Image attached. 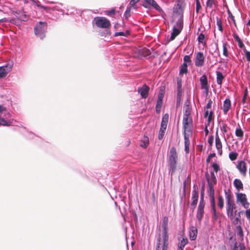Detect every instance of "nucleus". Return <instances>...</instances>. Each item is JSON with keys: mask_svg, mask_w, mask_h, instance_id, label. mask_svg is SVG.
<instances>
[{"mask_svg": "<svg viewBox=\"0 0 250 250\" xmlns=\"http://www.w3.org/2000/svg\"><path fill=\"white\" fill-rule=\"evenodd\" d=\"M205 57L203 53L199 52L196 54L195 59V65L197 67H201L204 64Z\"/></svg>", "mask_w": 250, "mask_h": 250, "instance_id": "4468645a", "label": "nucleus"}, {"mask_svg": "<svg viewBox=\"0 0 250 250\" xmlns=\"http://www.w3.org/2000/svg\"><path fill=\"white\" fill-rule=\"evenodd\" d=\"M115 14V9H112L110 11L108 12V15H114Z\"/></svg>", "mask_w": 250, "mask_h": 250, "instance_id": "774afa93", "label": "nucleus"}, {"mask_svg": "<svg viewBox=\"0 0 250 250\" xmlns=\"http://www.w3.org/2000/svg\"><path fill=\"white\" fill-rule=\"evenodd\" d=\"M238 154L235 152H231L229 153V157L231 161H234L237 159Z\"/></svg>", "mask_w": 250, "mask_h": 250, "instance_id": "58836bf2", "label": "nucleus"}, {"mask_svg": "<svg viewBox=\"0 0 250 250\" xmlns=\"http://www.w3.org/2000/svg\"><path fill=\"white\" fill-rule=\"evenodd\" d=\"M246 217L247 219L250 220V208L245 211Z\"/></svg>", "mask_w": 250, "mask_h": 250, "instance_id": "052dcab7", "label": "nucleus"}, {"mask_svg": "<svg viewBox=\"0 0 250 250\" xmlns=\"http://www.w3.org/2000/svg\"><path fill=\"white\" fill-rule=\"evenodd\" d=\"M209 179L213 185H216L217 184V179L214 172L211 171L210 172V178H209Z\"/></svg>", "mask_w": 250, "mask_h": 250, "instance_id": "79ce46f5", "label": "nucleus"}, {"mask_svg": "<svg viewBox=\"0 0 250 250\" xmlns=\"http://www.w3.org/2000/svg\"><path fill=\"white\" fill-rule=\"evenodd\" d=\"M184 63H187V62H191V61L190 56L189 55H186L184 57Z\"/></svg>", "mask_w": 250, "mask_h": 250, "instance_id": "13d9d810", "label": "nucleus"}, {"mask_svg": "<svg viewBox=\"0 0 250 250\" xmlns=\"http://www.w3.org/2000/svg\"><path fill=\"white\" fill-rule=\"evenodd\" d=\"M188 72V65L186 63H184L182 66L180 70V74H183L184 73H187Z\"/></svg>", "mask_w": 250, "mask_h": 250, "instance_id": "4c0bfd02", "label": "nucleus"}, {"mask_svg": "<svg viewBox=\"0 0 250 250\" xmlns=\"http://www.w3.org/2000/svg\"><path fill=\"white\" fill-rule=\"evenodd\" d=\"M183 28V22L181 21H177L176 25L173 27L172 32L170 36V41L174 40L175 38L180 34Z\"/></svg>", "mask_w": 250, "mask_h": 250, "instance_id": "6e6552de", "label": "nucleus"}, {"mask_svg": "<svg viewBox=\"0 0 250 250\" xmlns=\"http://www.w3.org/2000/svg\"><path fill=\"white\" fill-rule=\"evenodd\" d=\"M204 191H205V184H203L202 186L201 197H200V201L199 203H205L204 202Z\"/></svg>", "mask_w": 250, "mask_h": 250, "instance_id": "c03bdc74", "label": "nucleus"}, {"mask_svg": "<svg viewBox=\"0 0 250 250\" xmlns=\"http://www.w3.org/2000/svg\"><path fill=\"white\" fill-rule=\"evenodd\" d=\"M144 3L142 5L146 8L152 7L160 12H163L162 9L154 0H144Z\"/></svg>", "mask_w": 250, "mask_h": 250, "instance_id": "9d476101", "label": "nucleus"}, {"mask_svg": "<svg viewBox=\"0 0 250 250\" xmlns=\"http://www.w3.org/2000/svg\"><path fill=\"white\" fill-rule=\"evenodd\" d=\"M216 76L217 83L218 84L221 85L222 84V81L224 79V76L223 75L222 72L220 71L216 72Z\"/></svg>", "mask_w": 250, "mask_h": 250, "instance_id": "7c9ffc66", "label": "nucleus"}, {"mask_svg": "<svg viewBox=\"0 0 250 250\" xmlns=\"http://www.w3.org/2000/svg\"><path fill=\"white\" fill-rule=\"evenodd\" d=\"M168 219L167 216H165L163 218V222L161 225V227L162 228V230L160 233L168 234Z\"/></svg>", "mask_w": 250, "mask_h": 250, "instance_id": "4be33fe9", "label": "nucleus"}, {"mask_svg": "<svg viewBox=\"0 0 250 250\" xmlns=\"http://www.w3.org/2000/svg\"><path fill=\"white\" fill-rule=\"evenodd\" d=\"M188 243V240L186 237H183L182 240H181L178 244V250H183L186 245Z\"/></svg>", "mask_w": 250, "mask_h": 250, "instance_id": "cd10ccee", "label": "nucleus"}, {"mask_svg": "<svg viewBox=\"0 0 250 250\" xmlns=\"http://www.w3.org/2000/svg\"><path fill=\"white\" fill-rule=\"evenodd\" d=\"M205 39V35L203 33H200L198 37V41L199 42L203 43V41Z\"/></svg>", "mask_w": 250, "mask_h": 250, "instance_id": "4d7b16f0", "label": "nucleus"}, {"mask_svg": "<svg viewBox=\"0 0 250 250\" xmlns=\"http://www.w3.org/2000/svg\"><path fill=\"white\" fill-rule=\"evenodd\" d=\"M18 14V19L22 21H27L29 18V16L26 15L24 12H19Z\"/></svg>", "mask_w": 250, "mask_h": 250, "instance_id": "c85d7f7f", "label": "nucleus"}, {"mask_svg": "<svg viewBox=\"0 0 250 250\" xmlns=\"http://www.w3.org/2000/svg\"><path fill=\"white\" fill-rule=\"evenodd\" d=\"M228 13L229 15V18L233 21V22L235 26L236 27V23L235 22V20L234 19V17L233 16V15L229 10H228Z\"/></svg>", "mask_w": 250, "mask_h": 250, "instance_id": "8fccbe9b", "label": "nucleus"}, {"mask_svg": "<svg viewBox=\"0 0 250 250\" xmlns=\"http://www.w3.org/2000/svg\"><path fill=\"white\" fill-rule=\"evenodd\" d=\"M0 125L4 126H9L11 125V123L10 122H8L3 118L0 117Z\"/></svg>", "mask_w": 250, "mask_h": 250, "instance_id": "a18cd8bd", "label": "nucleus"}, {"mask_svg": "<svg viewBox=\"0 0 250 250\" xmlns=\"http://www.w3.org/2000/svg\"><path fill=\"white\" fill-rule=\"evenodd\" d=\"M200 81L201 85V88L206 90V92H208V85L207 76L206 75H203L200 78Z\"/></svg>", "mask_w": 250, "mask_h": 250, "instance_id": "412c9836", "label": "nucleus"}, {"mask_svg": "<svg viewBox=\"0 0 250 250\" xmlns=\"http://www.w3.org/2000/svg\"><path fill=\"white\" fill-rule=\"evenodd\" d=\"M208 112V110H207V111L205 112V117L206 118L208 117V122L210 123V122L213 119V112L211 111H210L209 115Z\"/></svg>", "mask_w": 250, "mask_h": 250, "instance_id": "e433bc0d", "label": "nucleus"}, {"mask_svg": "<svg viewBox=\"0 0 250 250\" xmlns=\"http://www.w3.org/2000/svg\"><path fill=\"white\" fill-rule=\"evenodd\" d=\"M212 167L213 168L214 171L216 173L218 172V171H219L220 170V167L219 165L216 163H214L212 164Z\"/></svg>", "mask_w": 250, "mask_h": 250, "instance_id": "6e6d98bb", "label": "nucleus"}, {"mask_svg": "<svg viewBox=\"0 0 250 250\" xmlns=\"http://www.w3.org/2000/svg\"><path fill=\"white\" fill-rule=\"evenodd\" d=\"M239 225L237 226L236 229L237 230V235L239 236L242 239H243L244 233L242 227L241 226V224H238Z\"/></svg>", "mask_w": 250, "mask_h": 250, "instance_id": "f704fd0d", "label": "nucleus"}, {"mask_svg": "<svg viewBox=\"0 0 250 250\" xmlns=\"http://www.w3.org/2000/svg\"><path fill=\"white\" fill-rule=\"evenodd\" d=\"M205 176L207 179V181L208 184V196L210 199V203L211 209L213 211V216L212 218L215 220H216L218 218V216L217 215V212L215 208V197H214V189L213 188V185L210 182L209 179V175L208 172L205 173Z\"/></svg>", "mask_w": 250, "mask_h": 250, "instance_id": "f03ea898", "label": "nucleus"}, {"mask_svg": "<svg viewBox=\"0 0 250 250\" xmlns=\"http://www.w3.org/2000/svg\"><path fill=\"white\" fill-rule=\"evenodd\" d=\"M236 202L240 203L242 206L245 208H248L250 206V203L248 201L247 196L245 194L243 193H237L236 194Z\"/></svg>", "mask_w": 250, "mask_h": 250, "instance_id": "1a4fd4ad", "label": "nucleus"}, {"mask_svg": "<svg viewBox=\"0 0 250 250\" xmlns=\"http://www.w3.org/2000/svg\"><path fill=\"white\" fill-rule=\"evenodd\" d=\"M168 160H178V155L175 147H172L170 150Z\"/></svg>", "mask_w": 250, "mask_h": 250, "instance_id": "393cba45", "label": "nucleus"}, {"mask_svg": "<svg viewBox=\"0 0 250 250\" xmlns=\"http://www.w3.org/2000/svg\"><path fill=\"white\" fill-rule=\"evenodd\" d=\"M94 21L96 26L100 28H108L111 26L110 21L104 17H97Z\"/></svg>", "mask_w": 250, "mask_h": 250, "instance_id": "423d86ee", "label": "nucleus"}, {"mask_svg": "<svg viewBox=\"0 0 250 250\" xmlns=\"http://www.w3.org/2000/svg\"><path fill=\"white\" fill-rule=\"evenodd\" d=\"M139 52L142 56L145 57H147L151 54L150 50L146 48H143L140 49Z\"/></svg>", "mask_w": 250, "mask_h": 250, "instance_id": "c756f323", "label": "nucleus"}, {"mask_svg": "<svg viewBox=\"0 0 250 250\" xmlns=\"http://www.w3.org/2000/svg\"><path fill=\"white\" fill-rule=\"evenodd\" d=\"M246 56L247 61L250 62V51H248L246 49L243 50Z\"/></svg>", "mask_w": 250, "mask_h": 250, "instance_id": "09e8293b", "label": "nucleus"}, {"mask_svg": "<svg viewBox=\"0 0 250 250\" xmlns=\"http://www.w3.org/2000/svg\"><path fill=\"white\" fill-rule=\"evenodd\" d=\"M47 23L46 22L39 21L34 27V31L35 34L41 39L45 37V33L47 31Z\"/></svg>", "mask_w": 250, "mask_h": 250, "instance_id": "39448f33", "label": "nucleus"}, {"mask_svg": "<svg viewBox=\"0 0 250 250\" xmlns=\"http://www.w3.org/2000/svg\"><path fill=\"white\" fill-rule=\"evenodd\" d=\"M177 103L180 102L182 97V80L179 78H177Z\"/></svg>", "mask_w": 250, "mask_h": 250, "instance_id": "aec40b11", "label": "nucleus"}, {"mask_svg": "<svg viewBox=\"0 0 250 250\" xmlns=\"http://www.w3.org/2000/svg\"><path fill=\"white\" fill-rule=\"evenodd\" d=\"M197 235V229L196 228L192 227L189 231V236L191 240H195L196 239Z\"/></svg>", "mask_w": 250, "mask_h": 250, "instance_id": "b1692460", "label": "nucleus"}, {"mask_svg": "<svg viewBox=\"0 0 250 250\" xmlns=\"http://www.w3.org/2000/svg\"><path fill=\"white\" fill-rule=\"evenodd\" d=\"M163 104V101L161 99H157V104L156 105V112H159Z\"/></svg>", "mask_w": 250, "mask_h": 250, "instance_id": "ea45409f", "label": "nucleus"}, {"mask_svg": "<svg viewBox=\"0 0 250 250\" xmlns=\"http://www.w3.org/2000/svg\"><path fill=\"white\" fill-rule=\"evenodd\" d=\"M149 87L146 84H144L141 87H139L138 92L140 93L143 98L146 99L148 95Z\"/></svg>", "mask_w": 250, "mask_h": 250, "instance_id": "6ab92c4d", "label": "nucleus"}, {"mask_svg": "<svg viewBox=\"0 0 250 250\" xmlns=\"http://www.w3.org/2000/svg\"><path fill=\"white\" fill-rule=\"evenodd\" d=\"M215 156H216V154L215 153L210 154L207 159V160H206L207 163H209L210 159L213 157H215Z\"/></svg>", "mask_w": 250, "mask_h": 250, "instance_id": "bf43d9fd", "label": "nucleus"}, {"mask_svg": "<svg viewBox=\"0 0 250 250\" xmlns=\"http://www.w3.org/2000/svg\"><path fill=\"white\" fill-rule=\"evenodd\" d=\"M214 4V1L213 0H207L206 2V5L207 7H209V8H211L212 7L213 4Z\"/></svg>", "mask_w": 250, "mask_h": 250, "instance_id": "603ef678", "label": "nucleus"}, {"mask_svg": "<svg viewBox=\"0 0 250 250\" xmlns=\"http://www.w3.org/2000/svg\"><path fill=\"white\" fill-rule=\"evenodd\" d=\"M236 168L243 176L245 177L246 176L247 167L245 161L243 160L238 161L236 165Z\"/></svg>", "mask_w": 250, "mask_h": 250, "instance_id": "f8f14e48", "label": "nucleus"}, {"mask_svg": "<svg viewBox=\"0 0 250 250\" xmlns=\"http://www.w3.org/2000/svg\"><path fill=\"white\" fill-rule=\"evenodd\" d=\"M13 63H8L5 66L0 67V78H3L6 76L8 72H9L12 67Z\"/></svg>", "mask_w": 250, "mask_h": 250, "instance_id": "ddd939ff", "label": "nucleus"}, {"mask_svg": "<svg viewBox=\"0 0 250 250\" xmlns=\"http://www.w3.org/2000/svg\"><path fill=\"white\" fill-rule=\"evenodd\" d=\"M192 123L191 118L189 116H184L183 124L185 129L184 132H191V125Z\"/></svg>", "mask_w": 250, "mask_h": 250, "instance_id": "9b49d317", "label": "nucleus"}, {"mask_svg": "<svg viewBox=\"0 0 250 250\" xmlns=\"http://www.w3.org/2000/svg\"><path fill=\"white\" fill-rule=\"evenodd\" d=\"M37 6L41 8L44 9L47 12H49L50 10V8L49 7H47L43 5H41V4H38Z\"/></svg>", "mask_w": 250, "mask_h": 250, "instance_id": "0e129e2a", "label": "nucleus"}, {"mask_svg": "<svg viewBox=\"0 0 250 250\" xmlns=\"http://www.w3.org/2000/svg\"><path fill=\"white\" fill-rule=\"evenodd\" d=\"M129 35H130V31L126 30L125 32H116L115 34V36H122L127 37Z\"/></svg>", "mask_w": 250, "mask_h": 250, "instance_id": "37998d69", "label": "nucleus"}, {"mask_svg": "<svg viewBox=\"0 0 250 250\" xmlns=\"http://www.w3.org/2000/svg\"><path fill=\"white\" fill-rule=\"evenodd\" d=\"M139 1V0H131L129 2V5L131 6H134L136 5V4Z\"/></svg>", "mask_w": 250, "mask_h": 250, "instance_id": "e2e57ef3", "label": "nucleus"}, {"mask_svg": "<svg viewBox=\"0 0 250 250\" xmlns=\"http://www.w3.org/2000/svg\"><path fill=\"white\" fill-rule=\"evenodd\" d=\"M168 118L169 115L167 113L165 114L163 116L161 127L158 134V139L159 140H162L164 136L165 131L167 127Z\"/></svg>", "mask_w": 250, "mask_h": 250, "instance_id": "0eeeda50", "label": "nucleus"}, {"mask_svg": "<svg viewBox=\"0 0 250 250\" xmlns=\"http://www.w3.org/2000/svg\"><path fill=\"white\" fill-rule=\"evenodd\" d=\"M168 234L160 233L157 239L156 250H167Z\"/></svg>", "mask_w": 250, "mask_h": 250, "instance_id": "20e7f679", "label": "nucleus"}, {"mask_svg": "<svg viewBox=\"0 0 250 250\" xmlns=\"http://www.w3.org/2000/svg\"><path fill=\"white\" fill-rule=\"evenodd\" d=\"M185 7V3L183 0H178L173 8V16L174 18H178V21H182L183 22L184 9Z\"/></svg>", "mask_w": 250, "mask_h": 250, "instance_id": "7ed1b4c3", "label": "nucleus"}, {"mask_svg": "<svg viewBox=\"0 0 250 250\" xmlns=\"http://www.w3.org/2000/svg\"><path fill=\"white\" fill-rule=\"evenodd\" d=\"M216 24L218 26V30L222 32L223 28L222 24V21L218 17H216Z\"/></svg>", "mask_w": 250, "mask_h": 250, "instance_id": "a19ab883", "label": "nucleus"}, {"mask_svg": "<svg viewBox=\"0 0 250 250\" xmlns=\"http://www.w3.org/2000/svg\"><path fill=\"white\" fill-rule=\"evenodd\" d=\"M231 106V102L229 99H226L223 104V110L224 113L226 114Z\"/></svg>", "mask_w": 250, "mask_h": 250, "instance_id": "5701e85b", "label": "nucleus"}, {"mask_svg": "<svg viewBox=\"0 0 250 250\" xmlns=\"http://www.w3.org/2000/svg\"><path fill=\"white\" fill-rule=\"evenodd\" d=\"M201 6L199 0H196V12L199 13V10L201 9Z\"/></svg>", "mask_w": 250, "mask_h": 250, "instance_id": "5fc2aeb1", "label": "nucleus"}, {"mask_svg": "<svg viewBox=\"0 0 250 250\" xmlns=\"http://www.w3.org/2000/svg\"><path fill=\"white\" fill-rule=\"evenodd\" d=\"M131 7H128L125 13V16L126 19H128L130 16V12H131Z\"/></svg>", "mask_w": 250, "mask_h": 250, "instance_id": "864d4df0", "label": "nucleus"}, {"mask_svg": "<svg viewBox=\"0 0 250 250\" xmlns=\"http://www.w3.org/2000/svg\"><path fill=\"white\" fill-rule=\"evenodd\" d=\"M215 147L218 151V153L221 156L223 153L222 144L218 135V131L217 130L215 133Z\"/></svg>", "mask_w": 250, "mask_h": 250, "instance_id": "2eb2a0df", "label": "nucleus"}, {"mask_svg": "<svg viewBox=\"0 0 250 250\" xmlns=\"http://www.w3.org/2000/svg\"><path fill=\"white\" fill-rule=\"evenodd\" d=\"M169 172L172 176L176 171L177 168V160H168Z\"/></svg>", "mask_w": 250, "mask_h": 250, "instance_id": "a211bd4d", "label": "nucleus"}, {"mask_svg": "<svg viewBox=\"0 0 250 250\" xmlns=\"http://www.w3.org/2000/svg\"><path fill=\"white\" fill-rule=\"evenodd\" d=\"M233 37L234 39L237 42L238 46L240 48L242 49L243 50H244V49H246L243 42L241 41V39L239 38V37L236 34L233 33Z\"/></svg>", "mask_w": 250, "mask_h": 250, "instance_id": "bb28decb", "label": "nucleus"}, {"mask_svg": "<svg viewBox=\"0 0 250 250\" xmlns=\"http://www.w3.org/2000/svg\"><path fill=\"white\" fill-rule=\"evenodd\" d=\"M227 43H224L223 44V55L225 57H228L229 56V53L228 51V48H227Z\"/></svg>", "mask_w": 250, "mask_h": 250, "instance_id": "49530a36", "label": "nucleus"}, {"mask_svg": "<svg viewBox=\"0 0 250 250\" xmlns=\"http://www.w3.org/2000/svg\"><path fill=\"white\" fill-rule=\"evenodd\" d=\"M235 135L238 137L240 140H241L244 136V132L239 125H238V127H237L235 130Z\"/></svg>", "mask_w": 250, "mask_h": 250, "instance_id": "2f4dec72", "label": "nucleus"}, {"mask_svg": "<svg viewBox=\"0 0 250 250\" xmlns=\"http://www.w3.org/2000/svg\"><path fill=\"white\" fill-rule=\"evenodd\" d=\"M221 130H222L224 133H227L228 132L227 125L225 124H224L222 125V127H221Z\"/></svg>", "mask_w": 250, "mask_h": 250, "instance_id": "338daca9", "label": "nucleus"}, {"mask_svg": "<svg viewBox=\"0 0 250 250\" xmlns=\"http://www.w3.org/2000/svg\"><path fill=\"white\" fill-rule=\"evenodd\" d=\"M212 104V100L211 99H209L208 101V103L207 105H206V108H207V110L211 107Z\"/></svg>", "mask_w": 250, "mask_h": 250, "instance_id": "69168bd1", "label": "nucleus"}, {"mask_svg": "<svg viewBox=\"0 0 250 250\" xmlns=\"http://www.w3.org/2000/svg\"><path fill=\"white\" fill-rule=\"evenodd\" d=\"M233 185H234L235 188H236V189L238 191L243 189V188H244L243 184L242 183V181L240 179H235L234 180Z\"/></svg>", "mask_w": 250, "mask_h": 250, "instance_id": "a878e982", "label": "nucleus"}, {"mask_svg": "<svg viewBox=\"0 0 250 250\" xmlns=\"http://www.w3.org/2000/svg\"><path fill=\"white\" fill-rule=\"evenodd\" d=\"M213 140H214V137L213 136H210L209 137L208 139V143L209 144V145L210 146H212V144H213Z\"/></svg>", "mask_w": 250, "mask_h": 250, "instance_id": "680f3d73", "label": "nucleus"}, {"mask_svg": "<svg viewBox=\"0 0 250 250\" xmlns=\"http://www.w3.org/2000/svg\"><path fill=\"white\" fill-rule=\"evenodd\" d=\"M226 200V213L231 223L235 225L241 224V216L243 211H238L237 207L232 199L229 190H225Z\"/></svg>", "mask_w": 250, "mask_h": 250, "instance_id": "f257e3e1", "label": "nucleus"}, {"mask_svg": "<svg viewBox=\"0 0 250 250\" xmlns=\"http://www.w3.org/2000/svg\"><path fill=\"white\" fill-rule=\"evenodd\" d=\"M205 203H199L196 214V218L199 222H201L204 214Z\"/></svg>", "mask_w": 250, "mask_h": 250, "instance_id": "dca6fc26", "label": "nucleus"}, {"mask_svg": "<svg viewBox=\"0 0 250 250\" xmlns=\"http://www.w3.org/2000/svg\"><path fill=\"white\" fill-rule=\"evenodd\" d=\"M184 140H185V146H190V141L189 139L188 136L186 132H184Z\"/></svg>", "mask_w": 250, "mask_h": 250, "instance_id": "de8ad7c7", "label": "nucleus"}, {"mask_svg": "<svg viewBox=\"0 0 250 250\" xmlns=\"http://www.w3.org/2000/svg\"><path fill=\"white\" fill-rule=\"evenodd\" d=\"M149 144V139L146 136H144L141 140L140 146L144 147L146 148Z\"/></svg>", "mask_w": 250, "mask_h": 250, "instance_id": "473e14b6", "label": "nucleus"}, {"mask_svg": "<svg viewBox=\"0 0 250 250\" xmlns=\"http://www.w3.org/2000/svg\"><path fill=\"white\" fill-rule=\"evenodd\" d=\"M198 195H199V193H198V188L197 186L194 185L193 186V190L192 192V198H191L192 202L191 204V206H193L194 208L195 207V206H196V205L197 204L198 200Z\"/></svg>", "mask_w": 250, "mask_h": 250, "instance_id": "f3484780", "label": "nucleus"}, {"mask_svg": "<svg viewBox=\"0 0 250 250\" xmlns=\"http://www.w3.org/2000/svg\"><path fill=\"white\" fill-rule=\"evenodd\" d=\"M248 96V90L246 88L245 90L244 94L243 95V97L242 100V103L243 104H245L246 103V100Z\"/></svg>", "mask_w": 250, "mask_h": 250, "instance_id": "3c124183", "label": "nucleus"}, {"mask_svg": "<svg viewBox=\"0 0 250 250\" xmlns=\"http://www.w3.org/2000/svg\"><path fill=\"white\" fill-rule=\"evenodd\" d=\"M217 205L218 207L221 209L224 208V199L222 196H219L218 197V203Z\"/></svg>", "mask_w": 250, "mask_h": 250, "instance_id": "c9c22d12", "label": "nucleus"}, {"mask_svg": "<svg viewBox=\"0 0 250 250\" xmlns=\"http://www.w3.org/2000/svg\"><path fill=\"white\" fill-rule=\"evenodd\" d=\"M184 109H185V112H184V116H189L190 114V112H191V109H190V107L189 105H188V104L187 102H186V103H185V105L184 106Z\"/></svg>", "mask_w": 250, "mask_h": 250, "instance_id": "72a5a7b5", "label": "nucleus"}]
</instances>
